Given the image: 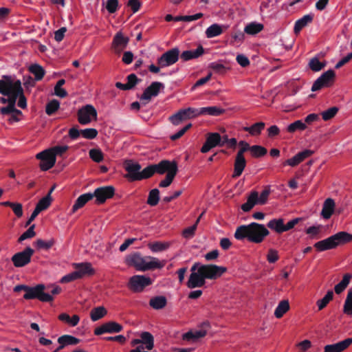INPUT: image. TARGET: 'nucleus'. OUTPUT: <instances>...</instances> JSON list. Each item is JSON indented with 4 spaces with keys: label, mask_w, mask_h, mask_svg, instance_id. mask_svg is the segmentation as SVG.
<instances>
[{
    "label": "nucleus",
    "mask_w": 352,
    "mask_h": 352,
    "mask_svg": "<svg viewBox=\"0 0 352 352\" xmlns=\"http://www.w3.org/2000/svg\"><path fill=\"white\" fill-rule=\"evenodd\" d=\"M269 234V230L264 225L252 222L249 225L239 226L235 231L234 237L240 241L247 239L250 242L261 243Z\"/></svg>",
    "instance_id": "obj_1"
},
{
    "label": "nucleus",
    "mask_w": 352,
    "mask_h": 352,
    "mask_svg": "<svg viewBox=\"0 0 352 352\" xmlns=\"http://www.w3.org/2000/svg\"><path fill=\"white\" fill-rule=\"evenodd\" d=\"M126 263L128 265L142 272L162 269L166 264L165 261H160L158 258L150 256H142L140 252L129 254L126 257Z\"/></svg>",
    "instance_id": "obj_2"
},
{
    "label": "nucleus",
    "mask_w": 352,
    "mask_h": 352,
    "mask_svg": "<svg viewBox=\"0 0 352 352\" xmlns=\"http://www.w3.org/2000/svg\"><path fill=\"white\" fill-rule=\"evenodd\" d=\"M8 88H13V97L14 98V104L19 98L17 105L21 109L27 107V99L24 95L23 89L20 80H13L10 76H3L0 80V94L1 95H8Z\"/></svg>",
    "instance_id": "obj_3"
},
{
    "label": "nucleus",
    "mask_w": 352,
    "mask_h": 352,
    "mask_svg": "<svg viewBox=\"0 0 352 352\" xmlns=\"http://www.w3.org/2000/svg\"><path fill=\"white\" fill-rule=\"evenodd\" d=\"M352 241V234L346 232H339L327 239L316 242L314 248L319 252L334 249L338 245Z\"/></svg>",
    "instance_id": "obj_4"
},
{
    "label": "nucleus",
    "mask_w": 352,
    "mask_h": 352,
    "mask_svg": "<svg viewBox=\"0 0 352 352\" xmlns=\"http://www.w3.org/2000/svg\"><path fill=\"white\" fill-rule=\"evenodd\" d=\"M45 286L38 284L34 287L28 286L26 293L23 295L25 300L38 299L41 302H51L54 298L49 293H45Z\"/></svg>",
    "instance_id": "obj_5"
},
{
    "label": "nucleus",
    "mask_w": 352,
    "mask_h": 352,
    "mask_svg": "<svg viewBox=\"0 0 352 352\" xmlns=\"http://www.w3.org/2000/svg\"><path fill=\"white\" fill-rule=\"evenodd\" d=\"M336 79V73L333 69H329L318 78L311 87L312 91H317L323 87H331Z\"/></svg>",
    "instance_id": "obj_6"
},
{
    "label": "nucleus",
    "mask_w": 352,
    "mask_h": 352,
    "mask_svg": "<svg viewBox=\"0 0 352 352\" xmlns=\"http://www.w3.org/2000/svg\"><path fill=\"white\" fill-rule=\"evenodd\" d=\"M169 164V160H164L158 164H151L141 170L140 180L151 177L155 173L163 175L166 173V166Z\"/></svg>",
    "instance_id": "obj_7"
},
{
    "label": "nucleus",
    "mask_w": 352,
    "mask_h": 352,
    "mask_svg": "<svg viewBox=\"0 0 352 352\" xmlns=\"http://www.w3.org/2000/svg\"><path fill=\"white\" fill-rule=\"evenodd\" d=\"M34 250L30 247H26L23 251L14 254L11 261L16 267H23L31 262Z\"/></svg>",
    "instance_id": "obj_8"
},
{
    "label": "nucleus",
    "mask_w": 352,
    "mask_h": 352,
    "mask_svg": "<svg viewBox=\"0 0 352 352\" xmlns=\"http://www.w3.org/2000/svg\"><path fill=\"white\" fill-rule=\"evenodd\" d=\"M124 168L127 173L124 177L129 182L140 181L141 165L131 160H127L124 162Z\"/></svg>",
    "instance_id": "obj_9"
},
{
    "label": "nucleus",
    "mask_w": 352,
    "mask_h": 352,
    "mask_svg": "<svg viewBox=\"0 0 352 352\" xmlns=\"http://www.w3.org/2000/svg\"><path fill=\"white\" fill-rule=\"evenodd\" d=\"M179 50L177 47L172 48L164 53L157 58V65L164 68L175 64L179 57Z\"/></svg>",
    "instance_id": "obj_10"
},
{
    "label": "nucleus",
    "mask_w": 352,
    "mask_h": 352,
    "mask_svg": "<svg viewBox=\"0 0 352 352\" xmlns=\"http://www.w3.org/2000/svg\"><path fill=\"white\" fill-rule=\"evenodd\" d=\"M97 111L91 104H86L78 109L77 116L78 121L82 125L88 124L91 121V118L97 119Z\"/></svg>",
    "instance_id": "obj_11"
},
{
    "label": "nucleus",
    "mask_w": 352,
    "mask_h": 352,
    "mask_svg": "<svg viewBox=\"0 0 352 352\" xmlns=\"http://www.w3.org/2000/svg\"><path fill=\"white\" fill-rule=\"evenodd\" d=\"M93 198L95 197V203L97 204H102L106 200L111 199L115 194V188L112 186H106L97 188L94 192L91 193Z\"/></svg>",
    "instance_id": "obj_12"
},
{
    "label": "nucleus",
    "mask_w": 352,
    "mask_h": 352,
    "mask_svg": "<svg viewBox=\"0 0 352 352\" xmlns=\"http://www.w3.org/2000/svg\"><path fill=\"white\" fill-rule=\"evenodd\" d=\"M199 330L189 331L183 334L182 338L184 340L196 342L199 339L205 337L208 331L210 328V324L208 321L203 322L199 326Z\"/></svg>",
    "instance_id": "obj_13"
},
{
    "label": "nucleus",
    "mask_w": 352,
    "mask_h": 352,
    "mask_svg": "<svg viewBox=\"0 0 352 352\" xmlns=\"http://www.w3.org/2000/svg\"><path fill=\"white\" fill-rule=\"evenodd\" d=\"M36 157L41 160L39 166L44 171L52 168L56 163L54 153L50 149H47L37 153Z\"/></svg>",
    "instance_id": "obj_14"
},
{
    "label": "nucleus",
    "mask_w": 352,
    "mask_h": 352,
    "mask_svg": "<svg viewBox=\"0 0 352 352\" xmlns=\"http://www.w3.org/2000/svg\"><path fill=\"white\" fill-rule=\"evenodd\" d=\"M199 268L204 275V277H206L208 279H216L227 271L225 267L212 264L201 265Z\"/></svg>",
    "instance_id": "obj_15"
},
{
    "label": "nucleus",
    "mask_w": 352,
    "mask_h": 352,
    "mask_svg": "<svg viewBox=\"0 0 352 352\" xmlns=\"http://www.w3.org/2000/svg\"><path fill=\"white\" fill-rule=\"evenodd\" d=\"M151 284V279L149 277H146L142 275H135L130 278L129 287L134 292H139Z\"/></svg>",
    "instance_id": "obj_16"
},
{
    "label": "nucleus",
    "mask_w": 352,
    "mask_h": 352,
    "mask_svg": "<svg viewBox=\"0 0 352 352\" xmlns=\"http://www.w3.org/2000/svg\"><path fill=\"white\" fill-rule=\"evenodd\" d=\"M166 166V175L165 179L162 180L159 184V186L161 188L169 186L178 172L177 163L175 161H169V164Z\"/></svg>",
    "instance_id": "obj_17"
},
{
    "label": "nucleus",
    "mask_w": 352,
    "mask_h": 352,
    "mask_svg": "<svg viewBox=\"0 0 352 352\" xmlns=\"http://www.w3.org/2000/svg\"><path fill=\"white\" fill-rule=\"evenodd\" d=\"M122 330V326L114 321H109L102 324L94 329V334L100 336L105 333H119Z\"/></svg>",
    "instance_id": "obj_18"
},
{
    "label": "nucleus",
    "mask_w": 352,
    "mask_h": 352,
    "mask_svg": "<svg viewBox=\"0 0 352 352\" xmlns=\"http://www.w3.org/2000/svg\"><path fill=\"white\" fill-rule=\"evenodd\" d=\"M164 89V85L160 82H153L147 88L145 89L140 97L141 100L149 101L152 97L158 95L160 89Z\"/></svg>",
    "instance_id": "obj_19"
},
{
    "label": "nucleus",
    "mask_w": 352,
    "mask_h": 352,
    "mask_svg": "<svg viewBox=\"0 0 352 352\" xmlns=\"http://www.w3.org/2000/svg\"><path fill=\"white\" fill-rule=\"evenodd\" d=\"M221 136L218 133H209L206 140L201 148L203 153H208L210 149L217 146H220Z\"/></svg>",
    "instance_id": "obj_20"
},
{
    "label": "nucleus",
    "mask_w": 352,
    "mask_h": 352,
    "mask_svg": "<svg viewBox=\"0 0 352 352\" xmlns=\"http://www.w3.org/2000/svg\"><path fill=\"white\" fill-rule=\"evenodd\" d=\"M352 344V338L332 344H327L324 348V352H342Z\"/></svg>",
    "instance_id": "obj_21"
},
{
    "label": "nucleus",
    "mask_w": 352,
    "mask_h": 352,
    "mask_svg": "<svg viewBox=\"0 0 352 352\" xmlns=\"http://www.w3.org/2000/svg\"><path fill=\"white\" fill-rule=\"evenodd\" d=\"M314 153V151L309 149H305L301 152H299L293 157L287 160L284 162V165H289L294 167L302 162L306 158L310 157Z\"/></svg>",
    "instance_id": "obj_22"
},
{
    "label": "nucleus",
    "mask_w": 352,
    "mask_h": 352,
    "mask_svg": "<svg viewBox=\"0 0 352 352\" xmlns=\"http://www.w3.org/2000/svg\"><path fill=\"white\" fill-rule=\"evenodd\" d=\"M74 265L76 269L74 272L78 274V279L82 278L85 276H91L95 272L90 263H76Z\"/></svg>",
    "instance_id": "obj_23"
},
{
    "label": "nucleus",
    "mask_w": 352,
    "mask_h": 352,
    "mask_svg": "<svg viewBox=\"0 0 352 352\" xmlns=\"http://www.w3.org/2000/svg\"><path fill=\"white\" fill-rule=\"evenodd\" d=\"M246 166V160L244 156L236 155L234 163V173L232 177L236 178L241 175Z\"/></svg>",
    "instance_id": "obj_24"
},
{
    "label": "nucleus",
    "mask_w": 352,
    "mask_h": 352,
    "mask_svg": "<svg viewBox=\"0 0 352 352\" xmlns=\"http://www.w3.org/2000/svg\"><path fill=\"white\" fill-rule=\"evenodd\" d=\"M198 116L201 115H209L212 116H218L223 114L225 110L217 106L201 107L197 109Z\"/></svg>",
    "instance_id": "obj_25"
},
{
    "label": "nucleus",
    "mask_w": 352,
    "mask_h": 352,
    "mask_svg": "<svg viewBox=\"0 0 352 352\" xmlns=\"http://www.w3.org/2000/svg\"><path fill=\"white\" fill-rule=\"evenodd\" d=\"M258 204V192L253 190L248 197L247 201L242 204L241 208L243 212H247L250 211Z\"/></svg>",
    "instance_id": "obj_26"
},
{
    "label": "nucleus",
    "mask_w": 352,
    "mask_h": 352,
    "mask_svg": "<svg viewBox=\"0 0 352 352\" xmlns=\"http://www.w3.org/2000/svg\"><path fill=\"white\" fill-rule=\"evenodd\" d=\"M313 19L314 15L312 14H308L297 20L294 28V33L298 34L302 30V29L306 27L309 23H311Z\"/></svg>",
    "instance_id": "obj_27"
},
{
    "label": "nucleus",
    "mask_w": 352,
    "mask_h": 352,
    "mask_svg": "<svg viewBox=\"0 0 352 352\" xmlns=\"http://www.w3.org/2000/svg\"><path fill=\"white\" fill-rule=\"evenodd\" d=\"M334 200L331 198L327 199L323 204L321 212L322 217L325 219H329L334 212Z\"/></svg>",
    "instance_id": "obj_28"
},
{
    "label": "nucleus",
    "mask_w": 352,
    "mask_h": 352,
    "mask_svg": "<svg viewBox=\"0 0 352 352\" xmlns=\"http://www.w3.org/2000/svg\"><path fill=\"white\" fill-rule=\"evenodd\" d=\"M141 345L148 351H151L154 348V337L148 331H143L140 335Z\"/></svg>",
    "instance_id": "obj_29"
},
{
    "label": "nucleus",
    "mask_w": 352,
    "mask_h": 352,
    "mask_svg": "<svg viewBox=\"0 0 352 352\" xmlns=\"http://www.w3.org/2000/svg\"><path fill=\"white\" fill-rule=\"evenodd\" d=\"M204 53V49L202 45H199L195 50H186L184 51L181 54V58L184 61L190 60L191 59L197 58Z\"/></svg>",
    "instance_id": "obj_30"
},
{
    "label": "nucleus",
    "mask_w": 352,
    "mask_h": 352,
    "mask_svg": "<svg viewBox=\"0 0 352 352\" xmlns=\"http://www.w3.org/2000/svg\"><path fill=\"white\" fill-rule=\"evenodd\" d=\"M129 41V38L124 37L121 32H118L113 40V47L116 51L120 52L126 47Z\"/></svg>",
    "instance_id": "obj_31"
},
{
    "label": "nucleus",
    "mask_w": 352,
    "mask_h": 352,
    "mask_svg": "<svg viewBox=\"0 0 352 352\" xmlns=\"http://www.w3.org/2000/svg\"><path fill=\"white\" fill-rule=\"evenodd\" d=\"M93 199V195L91 192L85 193L80 195L76 200L72 206V212H75L79 208L83 207L89 201Z\"/></svg>",
    "instance_id": "obj_32"
},
{
    "label": "nucleus",
    "mask_w": 352,
    "mask_h": 352,
    "mask_svg": "<svg viewBox=\"0 0 352 352\" xmlns=\"http://www.w3.org/2000/svg\"><path fill=\"white\" fill-rule=\"evenodd\" d=\"M148 248L152 252H160L169 248L170 243L165 241H154L148 243Z\"/></svg>",
    "instance_id": "obj_33"
},
{
    "label": "nucleus",
    "mask_w": 352,
    "mask_h": 352,
    "mask_svg": "<svg viewBox=\"0 0 352 352\" xmlns=\"http://www.w3.org/2000/svg\"><path fill=\"white\" fill-rule=\"evenodd\" d=\"M265 124L263 122H256L250 126H244L243 130L248 132L251 135H258L264 129Z\"/></svg>",
    "instance_id": "obj_34"
},
{
    "label": "nucleus",
    "mask_w": 352,
    "mask_h": 352,
    "mask_svg": "<svg viewBox=\"0 0 352 352\" xmlns=\"http://www.w3.org/2000/svg\"><path fill=\"white\" fill-rule=\"evenodd\" d=\"M205 33L207 38H211L221 35L223 33V28L221 25L214 23L206 29Z\"/></svg>",
    "instance_id": "obj_35"
},
{
    "label": "nucleus",
    "mask_w": 352,
    "mask_h": 352,
    "mask_svg": "<svg viewBox=\"0 0 352 352\" xmlns=\"http://www.w3.org/2000/svg\"><path fill=\"white\" fill-rule=\"evenodd\" d=\"M263 25L256 22L248 23L244 28V32L250 35H255L263 30Z\"/></svg>",
    "instance_id": "obj_36"
},
{
    "label": "nucleus",
    "mask_w": 352,
    "mask_h": 352,
    "mask_svg": "<svg viewBox=\"0 0 352 352\" xmlns=\"http://www.w3.org/2000/svg\"><path fill=\"white\" fill-rule=\"evenodd\" d=\"M166 304V298L163 296L153 297L149 301L150 306L157 310L164 308Z\"/></svg>",
    "instance_id": "obj_37"
},
{
    "label": "nucleus",
    "mask_w": 352,
    "mask_h": 352,
    "mask_svg": "<svg viewBox=\"0 0 352 352\" xmlns=\"http://www.w3.org/2000/svg\"><path fill=\"white\" fill-rule=\"evenodd\" d=\"M267 226L277 233L284 232V220L283 219H273L268 222Z\"/></svg>",
    "instance_id": "obj_38"
},
{
    "label": "nucleus",
    "mask_w": 352,
    "mask_h": 352,
    "mask_svg": "<svg viewBox=\"0 0 352 352\" xmlns=\"http://www.w3.org/2000/svg\"><path fill=\"white\" fill-rule=\"evenodd\" d=\"M351 278H352L351 274H345L343 276L342 280L338 284H337L334 287L336 294H340L342 292H344V289L349 285Z\"/></svg>",
    "instance_id": "obj_39"
},
{
    "label": "nucleus",
    "mask_w": 352,
    "mask_h": 352,
    "mask_svg": "<svg viewBox=\"0 0 352 352\" xmlns=\"http://www.w3.org/2000/svg\"><path fill=\"white\" fill-rule=\"evenodd\" d=\"M29 71L34 76L35 80L39 81L43 79L45 74V71L38 64H33L29 67Z\"/></svg>",
    "instance_id": "obj_40"
},
{
    "label": "nucleus",
    "mask_w": 352,
    "mask_h": 352,
    "mask_svg": "<svg viewBox=\"0 0 352 352\" xmlns=\"http://www.w3.org/2000/svg\"><path fill=\"white\" fill-rule=\"evenodd\" d=\"M289 309V303L287 300H281L274 311V316L280 318Z\"/></svg>",
    "instance_id": "obj_41"
},
{
    "label": "nucleus",
    "mask_w": 352,
    "mask_h": 352,
    "mask_svg": "<svg viewBox=\"0 0 352 352\" xmlns=\"http://www.w3.org/2000/svg\"><path fill=\"white\" fill-rule=\"evenodd\" d=\"M80 341V339L70 335H63L58 338L59 344H63L65 346L68 345H76Z\"/></svg>",
    "instance_id": "obj_42"
},
{
    "label": "nucleus",
    "mask_w": 352,
    "mask_h": 352,
    "mask_svg": "<svg viewBox=\"0 0 352 352\" xmlns=\"http://www.w3.org/2000/svg\"><path fill=\"white\" fill-rule=\"evenodd\" d=\"M107 314V309L102 307H97L91 309L90 312V318L92 321H97L102 318Z\"/></svg>",
    "instance_id": "obj_43"
},
{
    "label": "nucleus",
    "mask_w": 352,
    "mask_h": 352,
    "mask_svg": "<svg viewBox=\"0 0 352 352\" xmlns=\"http://www.w3.org/2000/svg\"><path fill=\"white\" fill-rule=\"evenodd\" d=\"M202 275L204 274L199 267L197 273H191L186 283L187 287L190 289L196 288L200 277H201Z\"/></svg>",
    "instance_id": "obj_44"
},
{
    "label": "nucleus",
    "mask_w": 352,
    "mask_h": 352,
    "mask_svg": "<svg viewBox=\"0 0 352 352\" xmlns=\"http://www.w3.org/2000/svg\"><path fill=\"white\" fill-rule=\"evenodd\" d=\"M343 313L347 316H352V289L348 290L343 306Z\"/></svg>",
    "instance_id": "obj_45"
},
{
    "label": "nucleus",
    "mask_w": 352,
    "mask_h": 352,
    "mask_svg": "<svg viewBox=\"0 0 352 352\" xmlns=\"http://www.w3.org/2000/svg\"><path fill=\"white\" fill-rule=\"evenodd\" d=\"M326 62H320L317 57H314L309 62V67L313 72H317L321 71L326 66Z\"/></svg>",
    "instance_id": "obj_46"
},
{
    "label": "nucleus",
    "mask_w": 352,
    "mask_h": 352,
    "mask_svg": "<svg viewBox=\"0 0 352 352\" xmlns=\"http://www.w3.org/2000/svg\"><path fill=\"white\" fill-rule=\"evenodd\" d=\"M333 292L332 290H329L322 299L317 300L316 305L318 307V310H322L328 303L333 300Z\"/></svg>",
    "instance_id": "obj_47"
},
{
    "label": "nucleus",
    "mask_w": 352,
    "mask_h": 352,
    "mask_svg": "<svg viewBox=\"0 0 352 352\" xmlns=\"http://www.w3.org/2000/svg\"><path fill=\"white\" fill-rule=\"evenodd\" d=\"M52 201V199L51 195H47L38 201L35 208L41 212V211L46 210L50 206Z\"/></svg>",
    "instance_id": "obj_48"
},
{
    "label": "nucleus",
    "mask_w": 352,
    "mask_h": 352,
    "mask_svg": "<svg viewBox=\"0 0 352 352\" xmlns=\"http://www.w3.org/2000/svg\"><path fill=\"white\" fill-rule=\"evenodd\" d=\"M160 201V191L157 188L152 189L149 193L146 203L151 206H156Z\"/></svg>",
    "instance_id": "obj_49"
},
{
    "label": "nucleus",
    "mask_w": 352,
    "mask_h": 352,
    "mask_svg": "<svg viewBox=\"0 0 352 352\" xmlns=\"http://www.w3.org/2000/svg\"><path fill=\"white\" fill-rule=\"evenodd\" d=\"M184 118V120L196 118L198 116L197 110L195 108L188 107L179 111Z\"/></svg>",
    "instance_id": "obj_50"
},
{
    "label": "nucleus",
    "mask_w": 352,
    "mask_h": 352,
    "mask_svg": "<svg viewBox=\"0 0 352 352\" xmlns=\"http://www.w3.org/2000/svg\"><path fill=\"white\" fill-rule=\"evenodd\" d=\"M307 129V124L300 120H298L287 126L289 133H294L297 130L303 131Z\"/></svg>",
    "instance_id": "obj_51"
},
{
    "label": "nucleus",
    "mask_w": 352,
    "mask_h": 352,
    "mask_svg": "<svg viewBox=\"0 0 352 352\" xmlns=\"http://www.w3.org/2000/svg\"><path fill=\"white\" fill-rule=\"evenodd\" d=\"M54 243L55 241L53 239L47 241L38 239L34 242V244L38 249L45 250L50 249L54 245Z\"/></svg>",
    "instance_id": "obj_52"
},
{
    "label": "nucleus",
    "mask_w": 352,
    "mask_h": 352,
    "mask_svg": "<svg viewBox=\"0 0 352 352\" xmlns=\"http://www.w3.org/2000/svg\"><path fill=\"white\" fill-rule=\"evenodd\" d=\"M0 113L2 115H8L13 113L16 116L22 115L21 111L16 109L14 102L10 106L3 107L0 108Z\"/></svg>",
    "instance_id": "obj_53"
},
{
    "label": "nucleus",
    "mask_w": 352,
    "mask_h": 352,
    "mask_svg": "<svg viewBox=\"0 0 352 352\" xmlns=\"http://www.w3.org/2000/svg\"><path fill=\"white\" fill-rule=\"evenodd\" d=\"M60 107V102L54 99L51 101H50L45 107V113L48 116L53 115Z\"/></svg>",
    "instance_id": "obj_54"
},
{
    "label": "nucleus",
    "mask_w": 352,
    "mask_h": 352,
    "mask_svg": "<svg viewBox=\"0 0 352 352\" xmlns=\"http://www.w3.org/2000/svg\"><path fill=\"white\" fill-rule=\"evenodd\" d=\"M267 153V149L259 145H254L251 147V153L254 157H260L265 155Z\"/></svg>",
    "instance_id": "obj_55"
},
{
    "label": "nucleus",
    "mask_w": 352,
    "mask_h": 352,
    "mask_svg": "<svg viewBox=\"0 0 352 352\" xmlns=\"http://www.w3.org/2000/svg\"><path fill=\"white\" fill-rule=\"evenodd\" d=\"M90 158L97 162H101L104 159V155L100 149L92 148L89 152Z\"/></svg>",
    "instance_id": "obj_56"
},
{
    "label": "nucleus",
    "mask_w": 352,
    "mask_h": 352,
    "mask_svg": "<svg viewBox=\"0 0 352 352\" xmlns=\"http://www.w3.org/2000/svg\"><path fill=\"white\" fill-rule=\"evenodd\" d=\"M35 225H32L25 232H23L18 239V242L21 243L24 240L31 239L36 235L34 232Z\"/></svg>",
    "instance_id": "obj_57"
},
{
    "label": "nucleus",
    "mask_w": 352,
    "mask_h": 352,
    "mask_svg": "<svg viewBox=\"0 0 352 352\" xmlns=\"http://www.w3.org/2000/svg\"><path fill=\"white\" fill-rule=\"evenodd\" d=\"M338 111V108L336 107H333L328 109L326 111H322L321 113V116H322V119L324 121H327V120H329L331 118H333L336 115Z\"/></svg>",
    "instance_id": "obj_58"
},
{
    "label": "nucleus",
    "mask_w": 352,
    "mask_h": 352,
    "mask_svg": "<svg viewBox=\"0 0 352 352\" xmlns=\"http://www.w3.org/2000/svg\"><path fill=\"white\" fill-rule=\"evenodd\" d=\"M98 134L96 129L89 128L81 130V135L87 140H93L97 137Z\"/></svg>",
    "instance_id": "obj_59"
},
{
    "label": "nucleus",
    "mask_w": 352,
    "mask_h": 352,
    "mask_svg": "<svg viewBox=\"0 0 352 352\" xmlns=\"http://www.w3.org/2000/svg\"><path fill=\"white\" fill-rule=\"evenodd\" d=\"M199 219H197L194 225L184 229L182 233L183 236L186 239L192 238L195 235Z\"/></svg>",
    "instance_id": "obj_60"
},
{
    "label": "nucleus",
    "mask_w": 352,
    "mask_h": 352,
    "mask_svg": "<svg viewBox=\"0 0 352 352\" xmlns=\"http://www.w3.org/2000/svg\"><path fill=\"white\" fill-rule=\"evenodd\" d=\"M8 91L9 94L8 95H3L4 96H8V98L1 97L0 98V102L2 104H8L7 106H10V104H12L14 102L15 96L13 97V88H8Z\"/></svg>",
    "instance_id": "obj_61"
},
{
    "label": "nucleus",
    "mask_w": 352,
    "mask_h": 352,
    "mask_svg": "<svg viewBox=\"0 0 352 352\" xmlns=\"http://www.w3.org/2000/svg\"><path fill=\"white\" fill-rule=\"evenodd\" d=\"M270 192V187L269 186H265V189L262 191L260 196L258 195V204L263 205L266 204Z\"/></svg>",
    "instance_id": "obj_62"
},
{
    "label": "nucleus",
    "mask_w": 352,
    "mask_h": 352,
    "mask_svg": "<svg viewBox=\"0 0 352 352\" xmlns=\"http://www.w3.org/2000/svg\"><path fill=\"white\" fill-rule=\"evenodd\" d=\"M127 79V85L129 86L130 89H133L135 85L141 81L135 74H131L126 77Z\"/></svg>",
    "instance_id": "obj_63"
},
{
    "label": "nucleus",
    "mask_w": 352,
    "mask_h": 352,
    "mask_svg": "<svg viewBox=\"0 0 352 352\" xmlns=\"http://www.w3.org/2000/svg\"><path fill=\"white\" fill-rule=\"evenodd\" d=\"M209 67L214 72L221 74L225 73L226 70V67L223 64L217 62L211 63Z\"/></svg>",
    "instance_id": "obj_64"
}]
</instances>
